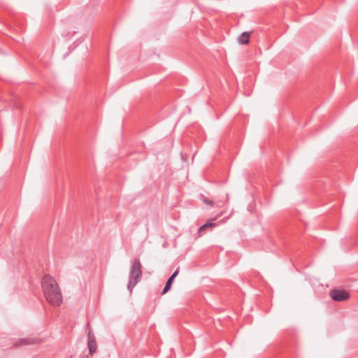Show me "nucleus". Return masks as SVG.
<instances>
[{
  "label": "nucleus",
  "mask_w": 358,
  "mask_h": 358,
  "mask_svg": "<svg viewBox=\"0 0 358 358\" xmlns=\"http://www.w3.org/2000/svg\"><path fill=\"white\" fill-rule=\"evenodd\" d=\"M330 296L335 301H344L349 299L350 294L344 289H334L331 291Z\"/></svg>",
  "instance_id": "3"
},
{
  "label": "nucleus",
  "mask_w": 358,
  "mask_h": 358,
  "mask_svg": "<svg viewBox=\"0 0 358 358\" xmlns=\"http://www.w3.org/2000/svg\"><path fill=\"white\" fill-rule=\"evenodd\" d=\"M251 33L250 32H243L242 33L239 38H238V42L241 44H248L250 41V36Z\"/></svg>",
  "instance_id": "6"
},
{
  "label": "nucleus",
  "mask_w": 358,
  "mask_h": 358,
  "mask_svg": "<svg viewBox=\"0 0 358 358\" xmlns=\"http://www.w3.org/2000/svg\"><path fill=\"white\" fill-rule=\"evenodd\" d=\"M41 286L44 296L52 306H59L63 301L60 288L53 277L45 275L41 280Z\"/></svg>",
  "instance_id": "1"
},
{
  "label": "nucleus",
  "mask_w": 358,
  "mask_h": 358,
  "mask_svg": "<svg viewBox=\"0 0 358 358\" xmlns=\"http://www.w3.org/2000/svg\"><path fill=\"white\" fill-rule=\"evenodd\" d=\"M96 341L95 336L91 330L88 333V341Z\"/></svg>",
  "instance_id": "9"
},
{
  "label": "nucleus",
  "mask_w": 358,
  "mask_h": 358,
  "mask_svg": "<svg viewBox=\"0 0 358 358\" xmlns=\"http://www.w3.org/2000/svg\"><path fill=\"white\" fill-rule=\"evenodd\" d=\"M36 338H21L16 343L15 346L29 345L36 343Z\"/></svg>",
  "instance_id": "5"
},
{
  "label": "nucleus",
  "mask_w": 358,
  "mask_h": 358,
  "mask_svg": "<svg viewBox=\"0 0 358 358\" xmlns=\"http://www.w3.org/2000/svg\"><path fill=\"white\" fill-rule=\"evenodd\" d=\"M204 202H205L206 203L209 204V205H211V206H213V201H210V200H208V199H205V200H204Z\"/></svg>",
  "instance_id": "10"
},
{
  "label": "nucleus",
  "mask_w": 358,
  "mask_h": 358,
  "mask_svg": "<svg viewBox=\"0 0 358 358\" xmlns=\"http://www.w3.org/2000/svg\"><path fill=\"white\" fill-rule=\"evenodd\" d=\"M129 279L127 289L131 293L134 287L141 281L142 278L141 264L139 259H134L129 271Z\"/></svg>",
  "instance_id": "2"
},
{
  "label": "nucleus",
  "mask_w": 358,
  "mask_h": 358,
  "mask_svg": "<svg viewBox=\"0 0 358 358\" xmlns=\"http://www.w3.org/2000/svg\"><path fill=\"white\" fill-rule=\"evenodd\" d=\"M87 347L89 348V353L90 355H93L96 351V348H97L96 341H87Z\"/></svg>",
  "instance_id": "8"
},
{
  "label": "nucleus",
  "mask_w": 358,
  "mask_h": 358,
  "mask_svg": "<svg viewBox=\"0 0 358 358\" xmlns=\"http://www.w3.org/2000/svg\"><path fill=\"white\" fill-rule=\"evenodd\" d=\"M178 269L176 270L173 272V273L169 277V278L167 280L166 285L163 289V291L162 292V294H166L171 289L172 284L174 281V279L178 275Z\"/></svg>",
  "instance_id": "4"
},
{
  "label": "nucleus",
  "mask_w": 358,
  "mask_h": 358,
  "mask_svg": "<svg viewBox=\"0 0 358 358\" xmlns=\"http://www.w3.org/2000/svg\"><path fill=\"white\" fill-rule=\"evenodd\" d=\"M216 226H217V224L212 222H208L205 223L204 224H203L202 226H201L199 227V231H198L199 235L200 236H201L203 234L206 229L209 228V227H214Z\"/></svg>",
  "instance_id": "7"
}]
</instances>
